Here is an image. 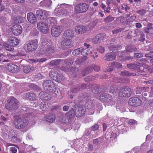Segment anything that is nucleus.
Masks as SVG:
<instances>
[{
	"label": "nucleus",
	"mask_w": 153,
	"mask_h": 153,
	"mask_svg": "<svg viewBox=\"0 0 153 153\" xmlns=\"http://www.w3.org/2000/svg\"><path fill=\"white\" fill-rule=\"evenodd\" d=\"M85 108L84 106L79 107L75 111L72 108L65 115L60 116L59 120L63 123H70L73 120L75 116L79 117L85 114Z\"/></svg>",
	"instance_id": "1"
},
{
	"label": "nucleus",
	"mask_w": 153,
	"mask_h": 153,
	"mask_svg": "<svg viewBox=\"0 0 153 153\" xmlns=\"http://www.w3.org/2000/svg\"><path fill=\"white\" fill-rule=\"evenodd\" d=\"M28 123L27 120L20 117L16 118L13 122L15 128L19 129H22L25 128L28 124Z\"/></svg>",
	"instance_id": "2"
},
{
	"label": "nucleus",
	"mask_w": 153,
	"mask_h": 153,
	"mask_svg": "<svg viewBox=\"0 0 153 153\" xmlns=\"http://www.w3.org/2000/svg\"><path fill=\"white\" fill-rule=\"evenodd\" d=\"M6 105V108L9 111H14L19 107V102L17 100L13 97H11Z\"/></svg>",
	"instance_id": "3"
},
{
	"label": "nucleus",
	"mask_w": 153,
	"mask_h": 153,
	"mask_svg": "<svg viewBox=\"0 0 153 153\" xmlns=\"http://www.w3.org/2000/svg\"><path fill=\"white\" fill-rule=\"evenodd\" d=\"M40 49L44 54L53 53L54 51V48L51 45V43L46 40L43 41Z\"/></svg>",
	"instance_id": "4"
},
{
	"label": "nucleus",
	"mask_w": 153,
	"mask_h": 153,
	"mask_svg": "<svg viewBox=\"0 0 153 153\" xmlns=\"http://www.w3.org/2000/svg\"><path fill=\"white\" fill-rule=\"evenodd\" d=\"M89 5L88 4L81 3L77 4L74 7V11L76 13H84L88 10Z\"/></svg>",
	"instance_id": "5"
},
{
	"label": "nucleus",
	"mask_w": 153,
	"mask_h": 153,
	"mask_svg": "<svg viewBox=\"0 0 153 153\" xmlns=\"http://www.w3.org/2000/svg\"><path fill=\"white\" fill-rule=\"evenodd\" d=\"M50 13L49 11L39 9L36 11V15L39 19L43 20L46 18Z\"/></svg>",
	"instance_id": "6"
},
{
	"label": "nucleus",
	"mask_w": 153,
	"mask_h": 153,
	"mask_svg": "<svg viewBox=\"0 0 153 153\" xmlns=\"http://www.w3.org/2000/svg\"><path fill=\"white\" fill-rule=\"evenodd\" d=\"M93 69L95 71H98L100 70L99 66L93 64L91 66L85 68L82 72V74L83 76H85L90 72H91Z\"/></svg>",
	"instance_id": "7"
},
{
	"label": "nucleus",
	"mask_w": 153,
	"mask_h": 153,
	"mask_svg": "<svg viewBox=\"0 0 153 153\" xmlns=\"http://www.w3.org/2000/svg\"><path fill=\"white\" fill-rule=\"evenodd\" d=\"M131 93L130 88L126 86L120 89L119 95L121 97H129Z\"/></svg>",
	"instance_id": "8"
},
{
	"label": "nucleus",
	"mask_w": 153,
	"mask_h": 153,
	"mask_svg": "<svg viewBox=\"0 0 153 153\" xmlns=\"http://www.w3.org/2000/svg\"><path fill=\"white\" fill-rule=\"evenodd\" d=\"M38 42L37 39L30 40L27 44V50L30 51L36 50L38 47Z\"/></svg>",
	"instance_id": "9"
},
{
	"label": "nucleus",
	"mask_w": 153,
	"mask_h": 153,
	"mask_svg": "<svg viewBox=\"0 0 153 153\" xmlns=\"http://www.w3.org/2000/svg\"><path fill=\"white\" fill-rule=\"evenodd\" d=\"M73 42L72 40L69 39H64L60 42L62 48L64 50L67 49L72 47L73 46Z\"/></svg>",
	"instance_id": "10"
},
{
	"label": "nucleus",
	"mask_w": 153,
	"mask_h": 153,
	"mask_svg": "<svg viewBox=\"0 0 153 153\" xmlns=\"http://www.w3.org/2000/svg\"><path fill=\"white\" fill-rule=\"evenodd\" d=\"M62 32V28L59 26H54L51 29L52 35L54 37L58 36Z\"/></svg>",
	"instance_id": "11"
},
{
	"label": "nucleus",
	"mask_w": 153,
	"mask_h": 153,
	"mask_svg": "<svg viewBox=\"0 0 153 153\" xmlns=\"http://www.w3.org/2000/svg\"><path fill=\"white\" fill-rule=\"evenodd\" d=\"M37 27L40 31L43 33H47L49 31L48 25L45 23L43 22H39L38 24Z\"/></svg>",
	"instance_id": "12"
},
{
	"label": "nucleus",
	"mask_w": 153,
	"mask_h": 153,
	"mask_svg": "<svg viewBox=\"0 0 153 153\" xmlns=\"http://www.w3.org/2000/svg\"><path fill=\"white\" fill-rule=\"evenodd\" d=\"M74 32L73 30L68 29L65 30L63 33V38L64 39L72 40L74 36Z\"/></svg>",
	"instance_id": "13"
},
{
	"label": "nucleus",
	"mask_w": 153,
	"mask_h": 153,
	"mask_svg": "<svg viewBox=\"0 0 153 153\" xmlns=\"http://www.w3.org/2000/svg\"><path fill=\"white\" fill-rule=\"evenodd\" d=\"M141 103V101L138 97L131 98L128 101V104L131 106H139Z\"/></svg>",
	"instance_id": "14"
},
{
	"label": "nucleus",
	"mask_w": 153,
	"mask_h": 153,
	"mask_svg": "<svg viewBox=\"0 0 153 153\" xmlns=\"http://www.w3.org/2000/svg\"><path fill=\"white\" fill-rule=\"evenodd\" d=\"M106 37L105 34L104 33L99 34L97 35L92 39L93 42L94 44L100 43L101 41L105 39Z\"/></svg>",
	"instance_id": "15"
},
{
	"label": "nucleus",
	"mask_w": 153,
	"mask_h": 153,
	"mask_svg": "<svg viewBox=\"0 0 153 153\" xmlns=\"http://www.w3.org/2000/svg\"><path fill=\"white\" fill-rule=\"evenodd\" d=\"M12 30L13 34L16 36L19 35L22 32L21 26L18 24L14 25L12 27Z\"/></svg>",
	"instance_id": "16"
},
{
	"label": "nucleus",
	"mask_w": 153,
	"mask_h": 153,
	"mask_svg": "<svg viewBox=\"0 0 153 153\" xmlns=\"http://www.w3.org/2000/svg\"><path fill=\"white\" fill-rule=\"evenodd\" d=\"M7 69L9 71L15 73L18 71L19 67L16 65L10 63L7 64Z\"/></svg>",
	"instance_id": "17"
},
{
	"label": "nucleus",
	"mask_w": 153,
	"mask_h": 153,
	"mask_svg": "<svg viewBox=\"0 0 153 153\" xmlns=\"http://www.w3.org/2000/svg\"><path fill=\"white\" fill-rule=\"evenodd\" d=\"M53 85V82L51 80H47L45 81L43 83V86L45 90L50 91L51 90V87Z\"/></svg>",
	"instance_id": "18"
},
{
	"label": "nucleus",
	"mask_w": 153,
	"mask_h": 153,
	"mask_svg": "<svg viewBox=\"0 0 153 153\" xmlns=\"http://www.w3.org/2000/svg\"><path fill=\"white\" fill-rule=\"evenodd\" d=\"M27 18L28 21L31 23L34 24L36 22V19L35 15L32 13L27 14Z\"/></svg>",
	"instance_id": "19"
},
{
	"label": "nucleus",
	"mask_w": 153,
	"mask_h": 153,
	"mask_svg": "<svg viewBox=\"0 0 153 153\" xmlns=\"http://www.w3.org/2000/svg\"><path fill=\"white\" fill-rule=\"evenodd\" d=\"M87 30V27L83 26H77L75 28V32L79 34L84 33L86 32Z\"/></svg>",
	"instance_id": "20"
},
{
	"label": "nucleus",
	"mask_w": 153,
	"mask_h": 153,
	"mask_svg": "<svg viewBox=\"0 0 153 153\" xmlns=\"http://www.w3.org/2000/svg\"><path fill=\"white\" fill-rule=\"evenodd\" d=\"M8 42L13 46L18 45L19 42V40L14 37H10L8 39Z\"/></svg>",
	"instance_id": "21"
},
{
	"label": "nucleus",
	"mask_w": 153,
	"mask_h": 153,
	"mask_svg": "<svg viewBox=\"0 0 153 153\" xmlns=\"http://www.w3.org/2000/svg\"><path fill=\"white\" fill-rule=\"evenodd\" d=\"M122 67V65L120 63L117 62H113L111 64L110 66L109 67L108 71H110L113 70L114 68H120Z\"/></svg>",
	"instance_id": "22"
},
{
	"label": "nucleus",
	"mask_w": 153,
	"mask_h": 153,
	"mask_svg": "<svg viewBox=\"0 0 153 153\" xmlns=\"http://www.w3.org/2000/svg\"><path fill=\"white\" fill-rule=\"evenodd\" d=\"M24 95L25 97L31 100H34L36 98V95L32 92L27 93Z\"/></svg>",
	"instance_id": "23"
},
{
	"label": "nucleus",
	"mask_w": 153,
	"mask_h": 153,
	"mask_svg": "<svg viewBox=\"0 0 153 153\" xmlns=\"http://www.w3.org/2000/svg\"><path fill=\"white\" fill-rule=\"evenodd\" d=\"M39 96L40 98L42 100H49L51 99L50 95L44 92H41L39 94Z\"/></svg>",
	"instance_id": "24"
},
{
	"label": "nucleus",
	"mask_w": 153,
	"mask_h": 153,
	"mask_svg": "<svg viewBox=\"0 0 153 153\" xmlns=\"http://www.w3.org/2000/svg\"><path fill=\"white\" fill-rule=\"evenodd\" d=\"M149 88L147 87H137L136 91L137 94H141L143 91H150Z\"/></svg>",
	"instance_id": "25"
},
{
	"label": "nucleus",
	"mask_w": 153,
	"mask_h": 153,
	"mask_svg": "<svg viewBox=\"0 0 153 153\" xmlns=\"http://www.w3.org/2000/svg\"><path fill=\"white\" fill-rule=\"evenodd\" d=\"M46 121L49 123H53L55 119V115L52 114H48L46 117Z\"/></svg>",
	"instance_id": "26"
},
{
	"label": "nucleus",
	"mask_w": 153,
	"mask_h": 153,
	"mask_svg": "<svg viewBox=\"0 0 153 153\" xmlns=\"http://www.w3.org/2000/svg\"><path fill=\"white\" fill-rule=\"evenodd\" d=\"M142 64L140 63L135 64L133 63H131L127 65V66L128 68L133 69H139L140 66L142 67Z\"/></svg>",
	"instance_id": "27"
},
{
	"label": "nucleus",
	"mask_w": 153,
	"mask_h": 153,
	"mask_svg": "<svg viewBox=\"0 0 153 153\" xmlns=\"http://www.w3.org/2000/svg\"><path fill=\"white\" fill-rule=\"evenodd\" d=\"M105 59L108 61H112L115 58V55L114 53H108L105 56Z\"/></svg>",
	"instance_id": "28"
},
{
	"label": "nucleus",
	"mask_w": 153,
	"mask_h": 153,
	"mask_svg": "<svg viewBox=\"0 0 153 153\" xmlns=\"http://www.w3.org/2000/svg\"><path fill=\"white\" fill-rule=\"evenodd\" d=\"M86 88V85L85 84H79L78 85L77 87L72 90L74 92H77L81 89H84Z\"/></svg>",
	"instance_id": "29"
},
{
	"label": "nucleus",
	"mask_w": 153,
	"mask_h": 153,
	"mask_svg": "<svg viewBox=\"0 0 153 153\" xmlns=\"http://www.w3.org/2000/svg\"><path fill=\"white\" fill-rule=\"evenodd\" d=\"M87 59V57L85 56L79 57L76 59L75 61V63L77 65L82 64Z\"/></svg>",
	"instance_id": "30"
},
{
	"label": "nucleus",
	"mask_w": 153,
	"mask_h": 153,
	"mask_svg": "<svg viewBox=\"0 0 153 153\" xmlns=\"http://www.w3.org/2000/svg\"><path fill=\"white\" fill-rule=\"evenodd\" d=\"M119 74L125 77H128L131 76H134L136 75L134 73H130L126 71L120 72Z\"/></svg>",
	"instance_id": "31"
},
{
	"label": "nucleus",
	"mask_w": 153,
	"mask_h": 153,
	"mask_svg": "<svg viewBox=\"0 0 153 153\" xmlns=\"http://www.w3.org/2000/svg\"><path fill=\"white\" fill-rule=\"evenodd\" d=\"M47 22L51 25H53L56 23V21L54 17H50L46 20Z\"/></svg>",
	"instance_id": "32"
},
{
	"label": "nucleus",
	"mask_w": 153,
	"mask_h": 153,
	"mask_svg": "<svg viewBox=\"0 0 153 153\" xmlns=\"http://www.w3.org/2000/svg\"><path fill=\"white\" fill-rule=\"evenodd\" d=\"M4 46L6 49L8 51H11L14 50L13 46L9 45L7 43H4Z\"/></svg>",
	"instance_id": "33"
},
{
	"label": "nucleus",
	"mask_w": 153,
	"mask_h": 153,
	"mask_svg": "<svg viewBox=\"0 0 153 153\" xmlns=\"http://www.w3.org/2000/svg\"><path fill=\"white\" fill-rule=\"evenodd\" d=\"M86 105L87 108L88 109H91L93 108L94 104L93 101L92 100H89L86 103Z\"/></svg>",
	"instance_id": "34"
},
{
	"label": "nucleus",
	"mask_w": 153,
	"mask_h": 153,
	"mask_svg": "<svg viewBox=\"0 0 153 153\" xmlns=\"http://www.w3.org/2000/svg\"><path fill=\"white\" fill-rule=\"evenodd\" d=\"M41 3L44 6L49 7L51 5L52 1L50 0H44L42 1Z\"/></svg>",
	"instance_id": "35"
},
{
	"label": "nucleus",
	"mask_w": 153,
	"mask_h": 153,
	"mask_svg": "<svg viewBox=\"0 0 153 153\" xmlns=\"http://www.w3.org/2000/svg\"><path fill=\"white\" fill-rule=\"evenodd\" d=\"M57 74H58L57 71L53 69L50 72L49 75L51 78L54 80V78H55L57 75Z\"/></svg>",
	"instance_id": "36"
},
{
	"label": "nucleus",
	"mask_w": 153,
	"mask_h": 153,
	"mask_svg": "<svg viewBox=\"0 0 153 153\" xmlns=\"http://www.w3.org/2000/svg\"><path fill=\"white\" fill-rule=\"evenodd\" d=\"M62 69L64 71H67L68 72L70 71L72 72V73H74L76 69L75 67L69 68L68 67H67V68H64V67H63L62 68Z\"/></svg>",
	"instance_id": "37"
},
{
	"label": "nucleus",
	"mask_w": 153,
	"mask_h": 153,
	"mask_svg": "<svg viewBox=\"0 0 153 153\" xmlns=\"http://www.w3.org/2000/svg\"><path fill=\"white\" fill-rule=\"evenodd\" d=\"M83 49V48H80L74 50L72 52L73 55L74 56L78 55L81 53V50Z\"/></svg>",
	"instance_id": "38"
},
{
	"label": "nucleus",
	"mask_w": 153,
	"mask_h": 153,
	"mask_svg": "<svg viewBox=\"0 0 153 153\" xmlns=\"http://www.w3.org/2000/svg\"><path fill=\"white\" fill-rule=\"evenodd\" d=\"M110 50L112 51H113L115 50H117L120 48V46H117V45H114L112 43L110 44V46H109Z\"/></svg>",
	"instance_id": "39"
},
{
	"label": "nucleus",
	"mask_w": 153,
	"mask_h": 153,
	"mask_svg": "<svg viewBox=\"0 0 153 153\" xmlns=\"http://www.w3.org/2000/svg\"><path fill=\"white\" fill-rule=\"evenodd\" d=\"M64 79L63 76L61 74H57L55 78H54V80H55L57 82H59Z\"/></svg>",
	"instance_id": "40"
},
{
	"label": "nucleus",
	"mask_w": 153,
	"mask_h": 153,
	"mask_svg": "<svg viewBox=\"0 0 153 153\" xmlns=\"http://www.w3.org/2000/svg\"><path fill=\"white\" fill-rule=\"evenodd\" d=\"M89 94L87 93H85L82 94H81V95L79 97H81V99L82 100H83L84 99L85 100H87L88 99L89 100Z\"/></svg>",
	"instance_id": "41"
},
{
	"label": "nucleus",
	"mask_w": 153,
	"mask_h": 153,
	"mask_svg": "<svg viewBox=\"0 0 153 153\" xmlns=\"http://www.w3.org/2000/svg\"><path fill=\"white\" fill-rule=\"evenodd\" d=\"M61 61V60L60 59L53 60L51 62L50 65L52 66L58 65L60 62Z\"/></svg>",
	"instance_id": "42"
},
{
	"label": "nucleus",
	"mask_w": 153,
	"mask_h": 153,
	"mask_svg": "<svg viewBox=\"0 0 153 153\" xmlns=\"http://www.w3.org/2000/svg\"><path fill=\"white\" fill-rule=\"evenodd\" d=\"M92 91L93 93L95 94H98L101 91L98 86H94L92 87Z\"/></svg>",
	"instance_id": "43"
},
{
	"label": "nucleus",
	"mask_w": 153,
	"mask_h": 153,
	"mask_svg": "<svg viewBox=\"0 0 153 153\" xmlns=\"http://www.w3.org/2000/svg\"><path fill=\"white\" fill-rule=\"evenodd\" d=\"M24 22V19L21 16H17L15 19V22L18 23H21Z\"/></svg>",
	"instance_id": "44"
},
{
	"label": "nucleus",
	"mask_w": 153,
	"mask_h": 153,
	"mask_svg": "<svg viewBox=\"0 0 153 153\" xmlns=\"http://www.w3.org/2000/svg\"><path fill=\"white\" fill-rule=\"evenodd\" d=\"M114 18L111 16H109L104 19V21L106 23H108L113 21Z\"/></svg>",
	"instance_id": "45"
},
{
	"label": "nucleus",
	"mask_w": 153,
	"mask_h": 153,
	"mask_svg": "<svg viewBox=\"0 0 153 153\" xmlns=\"http://www.w3.org/2000/svg\"><path fill=\"white\" fill-rule=\"evenodd\" d=\"M136 50L133 47L131 46H128L126 48V51L127 52H132L135 51Z\"/></svg>",
	"instance_id": "46"
},
{
	"label": "nucleus",
	"mask_w": 153,
	"mask_h": 153,
	"mask_svg": "<svg viewBox=\"0 0 153 153\" xmlns=\"http://www.w3.org/2000/svg\"><path fill=\"white\" fill-rule=\"evenodd\" d=\"M65 12L66 10L65 9H61L57 11V14L58 15H63L65 14Z\"/></svg>",
	"instance_id": "47"
},
{
	"label": "nucleus",
	"mask_w": 153,
	"mask_h": 153,
	"mask_svg": "<svg viewBox=\"0 0 153 153\" xmlns=\"http://www.w3.org/2000/svg\"><path fill=\"white\" fill-rule=\"evenodd\" d=\"M102 140V138L101 137H99L94 139L93 141V143L94 144L97 145L99 143H101Z\"/></svg>",
	"instance_id": "48"
},
{
	"label": "nucleus",
	"mask_w": 153,
	"mask_h": 153,
	"mask_svg": "<svg viewBox=\"0 0 153 153\" xmlns=\"http://www.w3.org/2000/svg\"><path fill=\"white\" fill-rule=\"evenodd\" d=\"M33 62H45L46 60V59L45 58H41V59H32L31 60Z\"/></svg>",
	"instance_id": "49"
},
{
	"label": "nucleus",
	"mask_w": 153,
	"mask_h": 153,
	"mask_svg": "<svg viewBox=\"0 0 153 153\" xmlns=\"http://www.w3.org/2000/svg\"><path fill=\"white\" fill-rule=\"evenodd\" d=\"M23 70L25 73H28L30 71V67L29 66H24L23 67Z\"/></svg>",
	"instance_id": "50"
},
{
	"label": "nucleus",
	"mask_w": 153,
	"mask_h": 153,
	"mask_svg": "<svg viewBox=\"0 0 153 153\" xmlns=\"http://www.w3.org/2000/svg\"><path fill=\"white\" fill-rule=\"evenodd\" d=\"M64 62L65 64L69 66L73 64V61L72 59H66L64 61Z\"/></svg>",
	"instance_id": "51"
},
{
	"label": "nucleus",
	"mask_w": 153,
	"mask_h": 153,
	"mask_svg": "<svg viewBox=\"0 0 153 153\" xmlns=\"http://www.w3.org/2000/svg\"><path fill=\"white\" fill-rule=\"evenodd\" d=\"M108 95V94H107L106 93L101 94L100 96V99L101 100H102L103 101H105Z\"/></svg>",
	"instance_id": "52"
},
{
	"label": "nucleus",
	"mask_w": 153,
	"mask_h": 153,
	"mask_svg": "<svg viewBox=\"0 0 153 153\" xmlns=\"http://www.w3.org/2000/svg\"><path fill=\"white\" fill-rule=\"evenodd\" d=\"M152 53H153V51L150 52L148 53L145 54V56L149 58H153V54Z\"/></svg>",
	"instance_id": "53"
},
{
	"label": "nucleus",
	"mask_w": 153,
	"mask_h": 153,
	"mask_svg": "<svg viewBox=\"0 0 153 153\" xmlns=\"http://www.w3.org/2000/svg\"><path fill=\"white\" fill-rule=\"evenodd\" d=\"M115 90H116V88L114 86H112L110 88L109 92L110 93H112L113 94H115L116 93Z\"/></svg>",
	"instance_id": "54"
},
{
	"label": "nucleus",
	"mask_w": 153,
	"mask_h": 153,
	"mask_svg": "<svg viewBox=\"0 0 153 153\" xmlns=\"http://www.w3.org/2000/svg\"><path fill=\"white\" fill-rule=\"evenodd\" d=\"M137 13L139 14L140 15H143L146 13L145 10L143 9H141L139 10H137L136 11Z\"/></svg>",
	"instance_id": "55"
},
{
	"label": "nucleus",
	"mask_w": 153,
	"mask_h": 153,
	"mask_svg": "<svg viewBox=\"0 0 153 153\" xmlns=\"http://www.w3.org/2000/svg\"><path fill=\"white\" fill-rule=\"evenodd\" d=\"M99 128V126L98 125L95 124L91 127V130L95 131L97 130Z\"/></svg>",
	"instance_id": "56"
},
{
	"label": "nucleus",
	"mask_w": 153,
	"mask_h": 153,
	"mask_svg": "<svg viewBox=\"0 0 153 153\" xmlns=\"http://www.w3.org/2000/svg\"><path fill=\"white\" fill-rule=\"evenodd\" d=\"M112 99V97L109 94H108L107 97L106 98L105 101L108 102H110L111 101Z\"/></svg>",
	"instance_id": "57"
},
{
	"label": "nucleus",
	"mask_w": 153,
	"mask_h": 153,
	"mask_svg": "<svg viewBox=\"0 0 153 153\" xmlns=\"http://www.w3.org/2000/svg\"><path fill=\"white\" fill-rule=\"evenodd\" d=\"M143 56L142 54L138 53H134V57L137 58H140L142 57Z\"/></svg>",
	"instance_id": "58"
},
{
	"label": "nucleus",
	"mask_w": 153,
	"mask_h": 153,
	"mask_svg": "<svg viewBox=\"0 0 153 153\" xmlns=\"http://www.w3.org/2000/svg\"><path fill=\"white\" fill-rule=\"evenodd\" d=\"M81 53L83 56H85L86 55H87V48H85L81 50Z\"/></svg>",
	"instance_id": "59"
},
{
	"label": "nucleus",
	"mask_w": 153,
	"mask_h": 153,
	"mask_svg": "<svg viewBox=\"0 0 153 153\" xmlns=\"http://www.w3.org/2000/svg\"><path fill=\"white\" fill-rule=\"evenodd\" d=\"M98 51L100 53H103L105 49L104 48H103L101 46H99L97 48Z\"/></svg>",
	"instance_id": "60"
},
{
	"label": "nucleus",
	"mask_w": 153,
	"mask_h": 153,
	"mask_svg": "<svg viewBox=\"0 0 153 153\" xmlns=\"http://www.w3.org/2000/svg\"><path fill=\"white\" fill-rule=\"evenodd\" d=\"M135 2V3H134L133 4H136L137 7H139L141 5V0H134Z\"/></svg>",
	"instance_id": "61"
},
{
	"label": "nucleus",
	"mask_w": 153,
	"mask_h": 153,
	"mask_svg": "<svg viewBox=\"0 0 153 153\" xmlns=\"http://www.w3.org/2000/svg\"><path fill=\"white\" fill-rule=\"evenodd\" d=\"M128 123L129 125H134L137 123V121L134 120H129Z\"/></svg>",
	"instance_id": "62"
},
{
	"label": "nucleus",
	"mask_w": 153,
	"mask_h": 153,
	"mask_svg": "<svg viewBox=\"0 0 153 153\" xmlns=\"http://www.w3.org/2000/svg\"><path fill=\"white\" fill-rule=\"evenodd\" d=\"M131 33L132 32L129 30L128 33V34L126 36L125 38L128 39H130L131 37Z\"/></svg>",
	"instance_id": "63"
},
{
	"label": "nucleus",
	"mask_w": 153,
	"mask_h": 153,
	"mask_svg": "<svg viewBox=\"0 0 153 153\" xmlns=\"http://www.w3.org/2000/svg\"><path fill=\"white\" fill-rule=\"evenodd\" d=\"M10 150L13 153H16L17 152V149L14 147H11Z\"/></svg>",
	"instance_id": "64"
}]
</instances>
